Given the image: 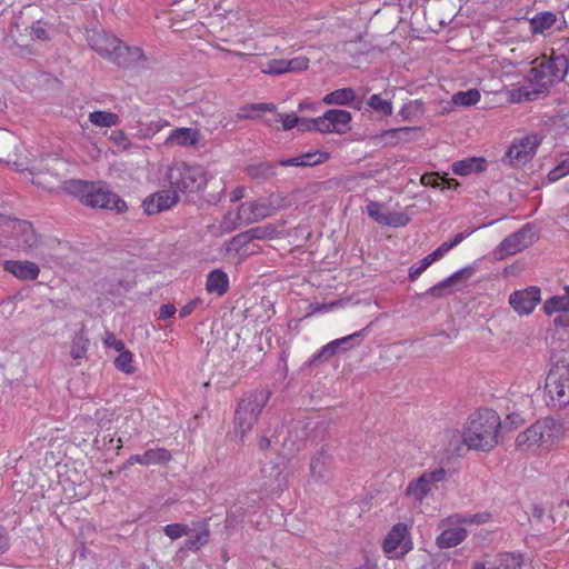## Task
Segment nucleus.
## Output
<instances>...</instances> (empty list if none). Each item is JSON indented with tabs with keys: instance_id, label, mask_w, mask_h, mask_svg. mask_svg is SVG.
Returning a JSON list of instances; mask_svg holds the SVG:
<instances>
[{
	"instance_id": "obj_1",
	"label": "nucleus",
	"mask_w": 569,
	"mask_h": 569,
	"mask_svg": "<svg viewBox=\"0 0 569 569\" xmlns=\"http://www.w3.org/2000/svg\"><path fill=\"white\" fill-rule=\"evenodd\" d=\"M569 70V60L565 54L543 57L533 62L527 83L510 91L512 102L533 101L545 96L556 83L562 81Z\"/></svg>"
},
{
	"instance_id": "obj_2",
	"label": "nucleus",
	"mask_w": 569,
	"mask_h": 569,
	"mask_svg": "<svg viewBox=\"0 0 569 569\" xmlns=\"http://www.w3.org/2000/svg\"><path fill=\"white\" fill-rule=\"evenodd\" d=\"M501 420L492 409H480L470 415L462 432L463 443L477 451H490L499 442Z\"/></svg>"
},
{
	"instance_id": "obj_3",
	"label": "nucleus",
	"mask_w": 569,
	"mask_h": 569,
	"mask_svg": "<svg viewBox=\"0 0 569 569\" xmlns=\"http://www.w3.org/2000/svg\"><path fill=\"white\" fill-rule=\"evenodd\" d=\"M67 193L79 198L87 207L116 210L118 213L127 210V203L110 190L104 181L68 180L64 182Z\"/></svg>"
},
{
	"instance_id": "obj_4",
	"label": "nucleus",
	"mask_w": 569,
	"mask_h": 569,
	"mask_svg": "<svg viewBox=\"0 0 569 569\" xmlns=\"http://www.w3.org/2000/svg\"><path fill=\"white\" fill-rule=\"evenodd\" d=\"M0 247L24 253L43 256L46 253L41 236L31 222L11 219L0 213Z\"/></svg>"
},
{
	"instance_id": "obj_5",
	"label": "nucleus",
	"mask_w": 569,
	"mask_h": 569,
	"mask_svg": "<svg viewBox=\"0 0 569 569\" xmlns=\"http://www.w3.org/2000/svg\"><path fill=\"white\" fill-rule=\"evenodd\" d=\"M271 397V391L268 389H256L246 393L234 411V431L240 435L242 439L259 419L263 408Z\"/></svg>"
},
{
	"instance_id": "obj_6",
	"label": "nucleus",
	"mask_w": 569,
	"mask_h": 569,
	"mask_svg": "<svg viewBox=\"0 0 569 569\" xmlns=\"http://www.w3.org/2000/svg\"><path fill=\"white\" fill-rule=\"evenodd\" d=\"M562 435L563 428L559 421L552 417H545L517 436L516 447L526 451L533 446L552 443L560 439Z\"/></svg>"
},
{
	"instance_id": "obj_7",
	"label": "nucleus",
	"mask_w": 569,
	"mask_h": 569,
	"mask_svg": "<svg viewBox=\"0 0 569 569\" xmlns=\"http://www.w3.org/2000/svg\"><path fill=\"white\" fill-rule=\"evenodd\" d=\"M170 188L177 193L198 192L209 182L204 170L200 166L181 163L171 167L167 174Z\"/></svg>"
},
{
	"instance_id": "obj_8",
	"label": "nucleus",
	"mask_w": 569,
	"mask_h": 569,
	"mask_svg": "<svg viewBox=\"0 0 569 569\" xmlns=\"http://www.w3.org/2000/svg\"><path fill=\"white\" fill-rule=\"evenodd\" d=\"M546 390L560 407L569 405V360L550 369L546 378Z\"/></svg>"
},
{
	"instance_id": "obj_9",
	"label": "nucleus",
	"mask_w": 569,
	"mask_h": 569,
	"mask_svg": "<svg viewBox=\"0 0 569 569\" xmlns=\"http://www.w3.org/2000/svg\"><path fill=\"white\" fill-rule=\"evenodd\" d=\"M538 238L537 228L532 223H526L519 230L512 232L500 242L498 246L499 257L502 259L506 256L520 252L532 246Z\"/></svg>"
},
{
	"instance_id": "obj_10",
	"label": "nucleus",
	"mask_w": 569,
	"mask_h": 569,
	"mask_svg": "<svg viewBox=\"0 0 569 569\" xmlns=\"http://www.w3.org/2000/svg\"><path fill=\"white\" fill-rule=\"evenodd\" d=\"M539 140L535 136H527L519 141L515 140L507 149L503 161L511 167H521L535 156Z\"/></svg>"
},
{
	"instance_id": "obj_11",
	"label": "nucleus",
	"mask_w": 569,
	"mask_h": 569,
	"mask_svg": "<svg viewBox=\"0 0 569 569\" xmlns=\"http://www.w3.org/2000/svg\"><path fill=\"white\" fill-rule=\"evenodd\" d=\"M446 473L443 468L425 471L418 479L409 482L406 488V496L413 501L421 502L431 492L435 485L445 479Z\"/></svg>"
},
{
	"instance_id": "obj_12",
	"label": "nucleus",
	"mask_w": 569,
	"mask_h": 569,
	"mask_svg": "<svg viewBox=\"0 0 569 569\" xmlns=\"http://www.w3.org/2000/svg\"><path fill=\"white\" fill-rule=\"evenodd\" d=\"M352 116L349 111L342 109H330L320 117L321 133L343 134L351 130Z\"/></svg>"
},
{
	"instance_id": "obj_13",
	"label": "nucleus",
	"mask_w": 569,
	"mask_h": 569,
	"mask_svg": "<svg viewBox=\"0 0 569 569\" xmlns=\"http://www.w3.org/2000/svg\"><path fill=\"white\" fill-rule=\"evenodd\" d=\"M476 272H477L476 263L467 266V267L453 272L451 276H449L445 280L440 281L439 283L432 286L425 292L420 293L419 298L422 299L427 296H431L433 298H442L450 293V288L453 284H456L460 281L469 280Z\"/></svg>"
},
{
	"instance_id": "obj_14",
	"label": "nucleus",
	"mask_w": 569,
	"mask_h": 569,
	"mask_svg": "<svg viewBox=\"0 0 569 569\" xmlns=\"http://www.w3.org/2000/svg\"><path fill=\"white\" fill-rule=\"evenodd\" d=\"M540 288L536 286L517 290L510 295L509 303L518 315L528 316L540 302Z\"/></svg>"
},
{
	"instance_id": "obj_15",
	"label": "nucleus",
	"mask_w": 569,
	"mask_h": 569,
	"mask_svg": "<svg viewBox=\"0 0 569 569\" xmlns=\"http://www.w3.org/2000/svg\"><path fill=\"white\" fill-rule=\"evenodd\" d=\"M179 200L174 189L160 190L148 196L142 201V208L148 216L160 213L173 207Z\"/></svg>"
},
{
	"instance_id": "obj_16",
	"label": "nucleus",
	"mask_w": 569,
	"mask_h": 569,
	"mask_svg": "<svg viewBox=\"0 0 569 569\" xmlns=\"http://www.w3.org/2000/svg\"><path fill=\"white\" fill-rule=\"evenodd\" d=\"M144 58L140 47H130L118 40L109 61L121 68H133Z\"/></svg>"
},
{
	"instance_id": "obj_17",
	"label": "nucleus",
	"mask_w": 569,
	"mask_h": 569,
	"mask_svg": "<svg viewBox=\"0 0 569 569\" xmlns=\"http://www.w3.org/2000/svg\"><path fill=\"white\" fill-rule=\"evenodd\" d=\"M332 456L325 449L318 450L310 460V476L316 482H327L332 477Z\"/></svg>"
},
{
	"instance_id": "obj_18",
	"label": "nucleus",
	"mask_w": 569,
	"mask_h": 569,
	"mask_svg": "<svg viewBox=\"0 0 569 569\" xmlns=\"http://www.w3.org/2000/svg\"><path fill=\"white\" fill-rule=\"evenodd\" d=\"M87 40L92 50H94L102 58L108 59L114 51L118 43V38L103 32L102 30H87Z\"/></svg>"
},
{
	"instance_id": "obj_19",
	"label": "nucleus",
	"mask_w": 569,
	"mask_h": 569,
	"mask_svg": "<svg viewBox=\"0 0 569 569\" xmlns=\"http://www.w3.org/2000/svg\"><path fill=\"white\" fill-rule=\"evenodd\" d=\"M272 216L266 199H259L250 202H242L237 212V219L244 223H253Z\"/></svg>"
},
{
	"instance_id": "obj_20",
	"label": "nucleus",
	"mask_w": 569,
	"mask_h": 569,
	"mask_svg": "<svg viewBox=\"0 0 569 569\" xmlns=\"http://www.w3.org/2000/svg\"><path fill=\"white\" fill-rule=\"evenodd\" d=\"M3 269L22 281H32L39 277L40 268L32 261L6 260Z\"/></svg>"
},
{
	"instance_id": "obj_21",
	"label": "nucleus",
	"mask_w": 569,
	"mask_h": 569,
	"mask_svg": "<svg viewBox=\"0 0 569 569\" xmlns=\"http://www.w3.org/2000/svg\"><path fill=\"white\" fill-rule=\"evenodd\" d=\"M172 459L171 452L166 448L148 449L142 455H132L128 465L140 463L142 466L166 465Z\"/></svg>"
},
{
	"instance_id": "obj_22",
	"label": "nucleus",
	"mask_w": 569,
	"mask_h": 569,
	"mask_svg": "<svg viewBox=\"0 0 569 569\" xmlns=\"http://www.w3.org/2000/svg\"><path fill=\"white\" fill-rule=\"evenodd\" d=\"M199 132L192 128H177L167 137L166 146H194L198 142Z\"/></svg>"
},
{
	"instance_id": "obj_23",
	"label": "nucleus",
	"mask_w": 569,
	"mask_h": 569,
	"mask_svg": "<svg viewBox=\"0 0 569 569\" xmlns=\"http://www.w3.org/2000/svg\"><path fill=\"white\" fill-rule=\"evenodd\" d=\"M451 169L455 174L462 177L479 173L485 171L486 160L481 157L466 158L453 162Z\"/></svg>"
},
{
	"instance_id": "obj_24",
	"label": "nucleus",
	"mask_w": 569,
	"mask_h": 569,
	"mask_svg": "<svg viewBox=\"0 0 569 569\" xmlns=\"http://www.w3.org/2000/svg\"><path fill=\"white\" fill-rule=\"evenodd\" d=\"M229 289L228 274L221 269H214L207 276L206 290L223 296Z\"/></svg>"
},
{
	"instance_id": "obj_25",
	"label": "nucleus",
	"mask_w": 569,
	"mask_h": 569,
	"mask_svg": "<svg viewBox=\"0 0 569 569\" xmlns=\"http://www.w3.org/2000/svg\"><path fill=\"white\" fill-rule=\"evenodd\" d=\"M467 538V530L462 527L443 530L436 539L439 548H452L460 545Z\"/></svg>"
},
{
	"instance_id": "obj_26",
	"label": "nucleus",
	"mask_w": 569,
	"mask_h": 569,
	"mask_svg": "<svg viewBox=\"0 0 569 569\" xmlns=\"http://www.w3.org/2000/svg\"><path fill=\"white\" fill-rule=\"evenodd\" d=\"M557 22V16L551 11H542L535 14L529 23L533 34H545Z\"/></svg>"
},
{
	"instance_id": "obj_27",
	"label": "nucleus",
	"mask_w": 569,
	"mask_h": 569,
	"mask_svg": "<svg viewBox=\"0 0 569 569\" xmlns=\"http://www.w3.org/2000/svg\"><path fill=\"white\" fill-rule=\"evenodd\" d=\"M407 533V526L403 523H397L392 527L386 539L383 540V550L387 555H391L397 551L405 540Z\"/></svg>"
},
{
	"instance_id": "obj_28",
	"label": "nucleus",
	"mask_w": 569,
	"mask_h": 569,
	"mask_svg": "<svg viewBox=\"0 0 569 569\" xmlns=\"http://www.w3.org/2000/svg\"><path fill=\"white\" fill-rule=\"evenodd\" d=\"M246 172L251 179L259 182H264L270 180L276 174V164L271 162L249 164L246 168Z\"/></svg>"
},
{
	"instance_id": "obj_29",
	"label": "nucleus",
	"mask_w": 569,
	"mask_h": 569,
	"mask_svg": "<svg viewBox=\"0 0 569 569\" xmlns=\"http://www.w3.org/2000/svg\"><path fill=\"white\" fill-rule=\"evenodd\" d=\"M356 100V92L352 88H341L326 94L322 102L326 104L347 106Z\"/></svg>"
},
{
	"instance_id": "obj_30",
	"label": "nucleus",
	"mask_w": 569,
	"mask_h": 569,
	"mask_svg": "<svg viewBox=\"0 0 569 569\" xmlns=\"http://www.w3.org/2000/svg\"><path fill=\"white\" fill-rule=\"evenodd\" d=\"M367 106L370 111L378 113L382 117H389L393 112L392 102L388 98H382L381 94H372L367 100Z\"/></svg>"
},
{
	"instance_id": "obj_31",
	"label": "nucleus",
	"mask_w": 569,
	"mask_h": 569,
	"mask_svg": "<svg viewBox=\"0 0 569 569\" xmlns=\"http://www.w3.org/2000/svg\"><path fill=\"white\" fill-rule=\"evenodd\" d=\"M417 128L401 127L388 129L382 132V137L390 139V142L397 144L399 142H409L415 139Z\"/></svg>"
},
{
	"instance_id": "obj_32",
	"label": "nucleus",
	"mask_w": 569,
	"mask_h": 569,
	"mask_svg": "<svg viewBox=\"0 0 569 569\" xmlns=\"http://www.w3.org/2000/svg\"><path fill=\"white\" fill-rule=\"evenodd\" d=\"M439 253L440 252L437 250H433L431 253L427 254L419 261L418 267L411 266L408 274L409 280L416 281L422 274V272L426 271L435 261L442 258Z\"/></svg>"
},
{
	"instance_id": "obj_33",
	"label": "nucleus",
	"mask_w": 569,
	"mask_h": 569,
	"mask_svg": "<svg viewBox=\"0 0 569 569\" xmlns=\"http://www.w3.org/2000/svg\"><path fill=\"white\" fill-rule=\"evenodd\" d=\"M368 328L369 327L346 337L336 339L335 345H338L340 352L348 351L362 342L363 338L367 336Z\"/></svg>"
},
{
	"instance_id": "obj_34",
	"label": "nucleus",
	"mask_w": 569,
	"mask_h": 569,
	"mask_svg": "<svg viewBox=\"0 0 569 569\" xmlns=\"http://www.w3.org/2000/svg\"><path fill=\"white\" fill-rule=\"evenodd\" d=\"M209 529L207 525L203 526L201 530L196 532V535L191 536L187 540H184L183 549L190 550V551H198L203 546H206L209 541Z\"/></svg>"
},
{
	"instance_id": "obj_35",
	"label": "nucleus",
	"mask_w": 569,
	"mask_h": 569,
	"mask_svg": "<svg viewBox=\"0 0 569 569\" xmlns=\"http://www.w3.org/2000/svg\"><path fill=\"white\" fill-rule=\"evenodd\" d=\"M89 120L97 127H112L119 123L118 114L109 111H93L89 114Z\"/></svg>"
},
{
	"instance_id": "obj_36",
	"label": "nucleus",
	"mask_w": 569,
	"mask_h": 569,
	"mask_svg": "<svg viewBox=\"0 0 569 569\" xmlns=\"http://www.w3.org/2000/svg\"><path fill=\"white\" fill-rule=\"evenodd\" d=\"M451 100L456 106L470 107L480 100V92L477 89L459 91L452 96Z\"/></svg>"
},
{
	"instance_id": "obj_37",
	"label": "nucleus",
	"mask_w": 569,
	"mask_h": 569,
	"mask_svg": "<svg viewBox=\"0 0 569 569\" xmlns=\"http://www.w3.org/2000/svg\"><path fill=\"white\" fill-rule=\"evenodd\" d=\"M340 352L338 345H335V340L323 346L317 353H315L308 361L309 367L317 366L322 360H328L335 355Z\"/></svg>"
},
{
	"instance_id": "obj_38",
	"label": "nucleus",
	"mask_w": 569,
	"mask_h": 569,
	"mask_svg": "<svg viewBox=\"0 0 569 569\" xmlns=\"http://www.w3.org/2000/svg\"><path fill=\"white\" fill-rule=\"evenodd\" d=\"M340 352L338 345H335V340L323 346L317 353H315L308 361L309 367L317 366L322 360H328L335 355Z\"/></svg>"
},
{
	"instance_id": "obj_39",
	"label": "nucleus",
	"mask_w": 569,
	"mask_h": 569,
	"mask_svg": "<svg viewBox=\"0 0 569 569\" xmlns=\"http://www.w3.org/2000/svg\"><path fill=\"white\" fill-rule=\"evenodd\" d=\"M340 352L338 345H335V340L323 346L317 353H315L308 361L309 367L317 366L322 360H328L335 355Z\"/></svg>"
},
{
	"instance_id": "obj_40",
	"label": "nucleus",
	"mask_w": 569,
	"mask_h": 569,
	"mask_svg": "<svg viewBox=\"0 0 569 569\" xmlns=\"http://www.w3.org/2000/svg\"><path fill=\"white\" fill-rule=\"evenodd\" d=\"M543 311L547 315H551L553 312H568L569 303L563 298V296H552L543 303Z\"/></svg>"
},
{
	"instance_id": "obj_41",
	"label": "nucleus",
	"mask_w": 569,
	"mask_h": 569,
	"mask_svg": "<svg viewBox=\"0 0 569 569\" xmlns=\"http://www.w3.org/2000/svg\"><path fill=\"white\" fill-rule=\"evenodd\" d=\"M89 339L83 333L77 335L71 343L70 355L74 360L81 359L88 351Z\"/></svg>"
},
{
	"instance_id": "obj_42",
	"label": "nucleus",
	"mask_w": 569,
	"mask_h": 569,
	"mask_svg": "<svg viewBox=\"0 0 569 569\" xmlns=\"http://www.w3.org/2000/svg\"><path fill=\"white\" fill-rule=\"evenodd\" d=\"M163 533L171 540H177L183 536H188L192 529L184 523H169L163 527Z\"/></svg>"
},
{
	"instance_id": "obj_43",
	"label": "nucleus",
	"mask_w": 569,
	"mask_h": 569,
	"mask_svg": "<svg viewBox=\"0 0 569 569\" xmlns=\"http://www.w3.org/2000/svg\"><path fill=\"white\" fill-rule=\"evenodd\" d=\"M119 352V356L114 359L116 368L124 373H133L136 369L132 366V353L124 349Z\"/></svg>"
},
{
	"instance_id": "obj_44",
	"label": "nucleus",
	"mask_w": 569,
	"mask_h": 569,
	"mask_svg": "<svg viewBox=\"0 0 569 569\" xmlns=\"http://www.w3.org/2000/svg\"><path fill=\"white\" fill-rule=\"evenodd\" d=\"M521 561L513 553H499L497 557V566L495 569H519Z\"/></svg>"
},
{
	"instance_id": "obj_45",
	"label": "nucleus",
	"mask_w": 569,
	"mask_h": 569,
	"mask_svg": "<svg viewBox=\"0 0 569 569\" xmlns=\"http://www.w3.org/2000/svg\"><path fill=\"white\" fill-rule=\"evenodd\" d=\"M420 113H422V102L420 100H413L405 103L399 111V116L403 120H411Z\"/></svg>"
},
{
	"instance_id": "obj_46",
	"label": "nucleus",
	"mask_w": 569,
	"mask_h": 569,
	"mask_svg": "<svg viewBox=\"0 0 569 569\" xmlns=\"http://www.w3.org/2000/svg\"><path fill=\"white\" fill-rule=\"evenodd\" d=\"M330 154L326 151H310L300 156L303 167H313L328 160Z\"/></svg>"
},
{
	"instance_id": "obj_47",
	"label": "nucleus",
	"mask_w": 569,
	"mask_h": 569,
	"mask_svg": "<svg viewBox=\"0 0 569 569\" xmlns=\"http://www.w3.org/2000/svg\"><path fill=\"white\" fill-rule=\"evenodd\" d=\"M251 241L252 240H267L272 239L276 229L272 226H259L248 229Z\"/></svg>"
},
{
	"instance_id": "obj_48",
	"label": "nucleus",
	"mask_w": 569,
	"mask_h": 569,
	"mask_svg": "<svg viewBox=\"0 0 569 569\" xmlns=\"http://www.w3.org/2000/svg\"><path fill=\"white\" fill-rule=\"evenodd\" d=\"M287 60L284 59H272L269 60L266 68H262V72L271 76H279L287 72Z\"/></svg>"
},
{
	"instance_id": "obj_49",
	"label": "nucleus",
	"mask_w": 569,
	"mask_h": 569,
	"mask_svg": "<svg viewBox=\"0 0 569 569\" xmlns=\"http://www.w3.org/2000/svg\"><path fill=\"white\" fill-rule=\"evenodd\" d=\"M266 201L271 214L278 210L284 209L289 204L287 197L281 193H271L268 198H266Z\"/></svg>"
},
{
	"instance_id": "obj_50",
	"label": "nucleus",
	"mask_w": 569,
	"mask_h": 569,
	"mask_svg": "<svg viewBox=\"0 0 569 569\" xmlns=\"http://www.w3.org/2000/svg\"><path fill=\"white\" fill-rule=\"evenodd\" d=\"M450 559L446 556L438 555L429 557L418 569H447Z\"/></svg>"
},
{
	"instance_id": "obj_51",
	"label": "nucleus",
	"mask_w": 569,
	"mask_h": 569,
	"mask_svg": "<svg viewBox=\"0 0 569 569\" xmlns=\"http://www.w3.org/2000/svg\"><path fill=\"white\" fill-rule=\"evenodd\" d=\"M409 217L403 212H387V218L383 226L389 227H405L409 223Z\"/></svg>"
},
{
	"instance_id": "obj_52",
	"label": "nucleus",
	"mask_w": 569,
	"mask_h": 569,
	"mask_svg": "<svg viewBox=\"0 0 569 569\" xmlns=\"http://www.w3.org/2000/svg\"><path fill=\"white\" fill-rule=\"evenodd\" d=\"M489 518L488 513H475V515H456L453 517H450L449 519H455L457 523H485Z\"/></svg>"
},
{
	"instance_id": "obj_53",
	"label": "nucleus",
	"mask_w": 569,
	"mask_h": 569,
	"mask_svg": "<svg viewBox=\"0 0 569 569\" xmlns=\"http://www.w3.org/2000/svg\"><path fill=\"white\" fill-rule=\"evenodd\" d=\"M382 204L376 201H371L367 206V213L370 218H372L376 222L380 224H385L387 212H382Z\"/></svg>"
},
{
	"instance_id": "obj_54",
	"label": "nucleus",
	"mask_w": 569,
	"mask_h": 569,
	"mask_svg": "<svg viewBox=\"0 0 569 569\" xmlns=\"http://www.w3.org/2000/svg\"><path fill=\"white\" fill-rule=\"evenodd\" d=\"M276 121L281 122L283 130L288 131L297 128V124L299 123V117L295 113H278Z\"/></svg>"
},
{
	"instance_id": "obj_55",
	"label": "nucleus",
	"mask_w": 569,
	"mask_h": 569,
	"mask_svg": "<svg viewBox=\"0 0 569 569\" xmlns=\"http://www.w3.org/2000/svg\"><path fill=\"white\" fill-rule=\"evenodd\" d=\"M309 67V59L306 57H297L290 60H287V72H297L307 70Z\"/></svg>"
},
{
	"instance_id": "obj_56",
	"label": "nucleus",
	"mask_w": 569,
	"mask_h": 569,
	"mask_svg": "<svg viewBox=\"0 0 569 569\" xmlns=\"http://www.w3.org/2000/svg\"><path fill=\"white\" fill-rule=\"evenodd\" d=\"M320 117L315 119H307V118H300L299 117V123L297 124V129L300 132L311 131L316 130L319 131L320 128Z\"/></svg>"
},
{
	"instance_id": "obj_57",
	"label": "nucleus",
	"mask_w": 569,
	"mask_h": 569,
	"mask_svg": "<svg viewBox=\"0 0 569 569\" xmlns=\"http://www.w3.org/2000/svg\"><path fill=\"white\" fill-rule=\"evenodd\" d=\"M242 222L243 220L237 219V213L232 214L231 212H227L221 221V227L226 232H232Z\"/></svg>"
},
{
	"instance_id": "obj_58",
	"label": "nucleus",
	"mask_w": 569,
	"mask_h": 569,
	"mask_svg": "<svg viewBox=\"0 0 569 569\" xmlns=\"http://www.w3.org/2000/svg\"><path fill=\"white\" fill-rule=\"evenodd\" d=\"M423 186H428L431 188H441L442 186V177L438 173H425L420 179Z\"/></svg>"
},
{
	"instance_id": "obj_59",
	"label": "nucleus",
	"mask_w": 569,
	"mask_h": 569,
	"mask_svg": "<svg viewBox=\"0 0 569 569\" xmlns=\"http://www.w3.org/2000/svg\"><path fill=\"white\" fill-rule=\"evenodd\" d=\"M103 343L108 348H113L114 350L122 351L124 349V342L116 338L112 332H107L106 338L103 339Z\"/></svg>"
},
{
	"instance_id": "obj_60",
	"label": "nucleus",
	"mask_w": 569,
	"mask_h": 569,
	"mask_svg": "<svg viewBox=\"0 0 569 569\" xmlns=\"http://www.w3.org/2000/svg\"><path fill=\"white\" fill-rule=\"evenodd\" d=\"M110 140L114 144H117L119 147H122L123 149H127L129 147V144H130V141H129L128 137L121 130L112 131L111 134H110Z\"/></svg>"
},
{
	"instance_id": "obj_61",
	"label": "nucleus",
	"mask_w": 569,
	"mask_h": 569,
	"mask_svg": "<svg viewBox=\"0 0 569 569\" xmlns=\"http://www.w3.org/2000/svg\"><path fill=\"white\" fill-rule=\"evenodd\" d=\"M249 242H251V239H250V236H249V232L248 230L243 231V232H240L238 234H236L232 239H231V244L237 249H241L242 247L247 246Z\"/></svg>"
},
{
	"instance_id": "obj_62",
	"label": "nucleus",
	"mask_w": 569,
	"mask_h": 569,
	"mask_svg": "<svg viewBox=\"0 0 569 569\" xmlns=\"http://www.w3.org/2000/svg\"><path fill=\"white\" fill-rule=\"evenodd\" d=\"M177 309L172 303L162 305L158 311L159 320H167L176 313Z\"/></svg>"
},
{
	"instance_id": "obj_63",
	"label": "nucleus",
	"mask_w": 569,
	"mask_h": 569,
	"mask_svg": "<svg viewBox=\"0 0 569 569\" xmlns=\"http://www.w3.org/2000/svg\"><path fill=\"white\" fill-rule=\"evenodd\" d=\"M10 547V537L4 527L0 526V556L6 553Z\"/></svg>"
},
{
	"instance_id": "obj_64",
	"label": "nucleus",
	"mask_w": 569,
	"mask_h": 569,
	"mask_svg": "<svg viewBox=\"0 0 569 569\" xmlns=\"http://www.w3.org/2000/svg\"><path fill=\"white\" fill-rule=\"evenodd\" d=\"M565 176H567V173L563 170V166H561L559 163L556 168H553L551 171H549L548 180L551 181V182H555V181L563 178Z\"/></svg>"
}]
</instances>
